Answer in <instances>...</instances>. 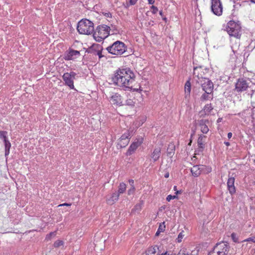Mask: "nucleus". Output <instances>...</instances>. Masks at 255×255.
<instances>
[{
	"label": "nucleus",
	"mask_w": 255,
	"mask_h": 255,
	"mask_svg": "<svg viewBox=\"0 0 255 255\" xmlns=\"http://www.w3.org/2000/svg\"><path fill=\"white\" fill-rule=\"evenodd\" d=\"M206 136L205 135L201 134L198 139V146L201 148H203L204 147V142L205 141V139L206 138Z\"/></svg>",
	"instance_id": "nucleus-23"
},
{
	"label": "nucleus",
	"mask_w": 255,
	"mask_h": 255,
	"mask_svg": "<svg viewBox=\"0 0 255 255\" xmlns=\"http://www.w3.org/2000/svg\"><path fill=\"white\" fill-rule=\"evenodd\" d=\"M175 198H177V196L176 195H169L167 196V197H166V200L168 202H169L170 201H171L172 199H175Z\"/></svg>",
	"instance_id": "nucleus-38"
},
{
	"label": "nucleus",
	"mask_w": 255,
	"mask_h": 255,
	"mask_svg": "<svg viewBox=\"0 0 255 255\" xmlns=\"http://www.w3.org/2000/svg\"><path fill=\"white\" fill-rule=\"evenodd\" d=\"M159 14H160V15H161V16H162V11H160L159 12Z\"/></svg>",
	"instance_id": "nucleus-55"
},
{
	"label": "nucleus",
	"mask_w": 255,
	"mask_h": 255,
	"mask_svg": "<svg viewBox=\"0 0 255 255\" xmlns=\"http://www.w3.org/2000/svg\"><path fill=\"white\" fill-rule=\"evenodd\" d=\"M134 190H135V188H134V185H131V187H130V188L128 190V194L129 195L132 194L134 193Z\"/></svg>",
	"instance_id": "nucleus-37"
},
{
	"label": "nucleus",
	"mask_w": 255,
	"mask_h": 255,
	"mask_svg": "<svg viewBox=\"0 0 255 255\" xmlns=\"http://www.w3.org/2000/svg\"><path fill=\"white\" fill-rule=\"evenodd\" d=\"M147 1H148V3L150 4H153L155 1L154 0H147Z\"/></svg>",
	"instance_id": "nucleus-43"
},
{
	"label": "nucleus",
	"mask_w": 255,
	"mask_h": 255,
	"mask_svg": "<svg viewBox=\"0 0 255 255\" xmlns=\"http://www.w3.org/2000/svg\"><path fill=\"white\" fill-rule=\"evenodd\" d=\"M7 132L5 131H0V137L3 139V141L7 139Z\"/></svg>",
	"instance_id": "nucleus-31"
},
{
	"label": "nucleus",
	"mask_w": 255,
	"mask_h": 255,
	"mask_svg": "<svg viewBox=\"0 0 255 255\" xmlns=\"http://www.w3.org/2000/svg\"><path fill=\"white\" fill-rule=\"evenodd\" d=\"M129 183L130 184V185L131 186V185H133V183H134V181L132 179H130L129 180Z\"/></svg>",
	"instance_id": "nucleus-47"
},
{
	"label": "nucleus",
	"mask_w": 255,
	"mask_h": 255,
	"mask_svg": "<svg viewBox=\"0 0 255 255\" xmlns=\"http://www.w3.org/2000/svg\"><path fill=\"white\" fill-rule=\"evenodd\" d=\"M161 149L160 147L155 148L151 153V157L154 161H157L160 157Z\"/></svg>",
	"instance_id": "nucleus-20"
},
{
	"label": "nucleus",
	"mask_w": 255,
	"mask_h": 255,
	"mask_svg": "<svg viewBox=\"0 0 255 255\" xmlns=\"http://www.w3.org/2000/svg\"><path fill=\"white\" fill-rule=\"evenodd\" d=\"M125 105L131 107H133L135 105V102L133 101V100L129 99L126 101Z\"/></svg>",
	"instance_id": "nucleus-29"
},
{
	"label": "nucleus",
	"mask_w": 255,
	"mask_h": 255,
	"mask_svg": "<svg viewBox=\"0 0 255 255\" xmlns=\"http://www.w3.org/2000/svg\"><path fill=\"white\" fill-rule=\"evenodd\" d=\"M4 145H5V149H10L11 147V144L10 142L7 140H4Z\"/></svg>",
	"instance_id": "nucleus-35"
},
{
	"label": "nucleus",
	"mask_w": 255,
	"mask_h": 255,
	"mask_svg": "<svg viewBox=\"0 0 255 255\" xmlns=\"http://www.w3.org/2000/svg\"><path fill=\"white\" fill-rule=\"evenodd\" d=\"M178 255H188V254H182V255H181V254L179 253Z\"/></svg>",
	"instance_id": "nucleus-54"
},
{
	"label": "nucleus",
	"mask_w": 255,
	"mask_h": 255,
	"mask_svg": "<svg viewBox=\"0 0 255 255\" xmlns=\"http://www.w3.org/2000/svg\"><path fill=\"white\" fill-rule=\"evenodd\" d=\"M244 242H252V243H255V236H252L250 238H248L243 241Z\"/></svg>",
	"instance_id": "nucleus-36"
},
{
	"label": "nucleus",
	"mask_w": 255,
	"mask_h": 255,
	"mask_svg": "<svg viewBox=\"0 0 255 255\" xmlns=\"http://www.w3.org/2000/svg\"><path fill=\"white\" fill-rule=\"evenodd\" d=\"M76 73L74 72L65 73L62 76V79L65 85L68 86L70 89H74V80Z\"/></svg>",
	"instance_id": "nucleus-7"
},
{
	"label": "nucleus",
	"mask_w": 255,
	"mask_h": 255,
	"mask_svg": "<svg viewBox=\"0 0 255 255\" xmlns=\"http://www.w3.org/2000/svg\"><path fill=\"white\" fill-rule=\"evenodd\" d=\"M77 30L80 34H91L94 30V23L87 19H82L78 23Z\"/></svg>",
	"instance_id": "nucleus-2"
},
{
	"label": "nucleus",
	"mask_w": 255,
	"mask_h": 255,
	"mask_svg": "<svg viewBox=\"0 0 255 255\" xmlns=\"http://www.w3.org/2000/svg\"><path fill=\"white\" fill-rule=\"evenodd\" d=\"M56 235V232H51L49 234L47 235L45 237V240L47 241L50 240L53 237H55Z\"/></svg>",
	"instance_id": "nucleus-30"
},
{
	"label": "nucleus",
	"mask_w": 255,
	"mask_h": 255,
	"mask_svg": "<svg viewBox=\"0 0 255 255\" xmlns=\"http://www.w3.org/2000/svg\"><path fill=\"white\" fill-rule=\"evenodd\" d=\"M254 163H255V159L254 160Z\"/></svg>",
	"instance_id": "nucleus-58"
},
{
	"label": "nucleus",
	"mask_w": 255,
	"mask_h": 255,
	"mask_svg": "<svg viewBox=\"0 0 255 255\" xmlns=\"http://www.w3.org/2000/svg\"><path fill=\"white\" fill-rule=\"evenodd\" d=\"M160 233H161V232H159V231L157 230L155 234V236H158Z\"/></svg>",
	"instance_id": "nucleus-48"
},
{
	"label": "nucleus",
	"mask_w": 255,
	"mask_h": 255,
	"mask_svg": "<svg viewBox=\"0 0 255 255\" xmlns=\"http://www.w3.org/2000/svg\"><path fill=\"white\" fill-rule=\"evenodd\" d=\"M143 138L142 137H138L136 138L135 141L131 144L130 146L129 147L127 154L128 155H130L132 154L134 151L137 149V148L139 146L141 143L143 142Z\"/></svg>",
	"instance_id": "nucleus-13"
},
{
	"label": "nucleus",
	"mask_w": 255,
	"mask_h": 255,
	"mask_svg": "<svg viewBox=\"0 0 255 255\" xmlns=\"http://www.w3.org/2000/svg\"><path fill=\"white\" fill-rule=\"evenodd\" d=\"M80 55V52L77 50H71L67 53L64 57L66 60H73Z\"/></svg>",
	"instance_id": "nucleus-16"
},
{
	"label": "nucleus",
	"mask_w": 255,
	"mask_h": 255,
	"mask_svg": "<svg viewBox=\"0 0 255 255\" xmlns=\"http://www.w3.org/2000/svg\"><path fill=\"white\" fill-rule=\"evenodd\" d=\"M173 188H174V190L176 191L177 189V187L176 186H174Z\"/></svg>",
	"instance_id": "nucleus-53"
},
{
	"label": "nucleus",
	"mask_w": 255,
	"mask_h": 255,
	"mask_svg": "<svg viewBox=\"0 0 255 255\" xmlns=\"http://www.w3.org/2000/svg\"><path fill=\"white\" fill-rule=\"evenodd\" d=\"M204 168H205L204 165H195L191 168V172L194 176L198 177L202 172Z\"/></svg>",
	"instance_id": "nucleus-15"
},
{
	"label": "nucleus",
	"mask_w": 255,
	"mask_h": 255,
	"mask_svg": "<svg viewBox=\"0 0 255 255\" xmlns=\"http://www.w3.org/2000/svg\"><path fill=\"white\" fill-rule=\"evenodd\" d=\"M111 79L115 85L129 89L135 81V75L129 68H119L115 72Z\"/></svg>",
	"instance_id": "nucleus-1"
},
{
	"label": "nucleus",
	"mask_w": 255,
	"mask_h": 255,
	"mask_svg": "<svg viewBox=\"0 0 255 255\" xmlns=\"http://www.w3.org/2000/svg\"><path fill=\"white\" fill-rule=\"evenodd\" d=\"M180 193V191H177L176 192V194H178V193Z\"/></svg>",
	"instance_id": "nucleus-56"
},
{
	"label": "nucleus",
	"mask_w": 255,
	"mask_h": 255,
	"mask_svg": "<svg viewBox=\"0 0 255 255\" xmlns=\"http://www.w3.org/2000/svg\"><path fill=\"white\" fill-rule=\"evenodd\" d=\"M235 234L234 233L232 234V235H231V237H232V238L233 239H234V238L235 237Z\"/></svg>",
	"instance_id": "nucleus-50"
},
{
	"label": "nucleus",
	"mask_w": 255,
	"mask_h": 255,
	"mask_svg": "<svg viewBox=\"0 0 255 255\" xmlns=\"http://www.w3.org/2000/svg\"><path fill=\"white\" fill-rule=\"evenodd\" d=\"M71 206V204L64 203V204L59 205L58 206Z\"/></svg>",
	"instance_id": "nucleus-42"
},
{
	"label": "nucleus",
	"mask_w": 255,
	"mask_h": 255,
	"mask_svg": "<svg viewBox=\"0 0 255 255\" xmlns=\"http://www.w3.org/2000/svg\"><path fill=\"white\" fill-rule=\"evenodd\" d=\"M5 156H7L9 154V150L10 149H5Z\"/></svg>",
	"instance_id": "nucleus-44"
},
{
	"label": "nucleus",
	"mask_w": 255,
	"mask_h": 255,
	"mask_svg": "<svg viewBox=\"0 0 255 255\" xmlns=\"http://www.w3.org/2000/svg\"><path fill=\"white\" fill-rule=\"evenodd\" d=\"M119 194L116 192L113 193L111 195L107 197V203L109 205L114 204L119 199Z\"/></svg>",
	"instance_id": "nucleus-19"
},
{
	"label": "nucleus",
	"mask_w": 255,
	"mask_h": 255,
	"mask_svg": "<svg viewBox=\"0 0 255 255\" xmlns=\"http://www.w3.org/2000/svg\"><path fill=\"white\" fill-rule=\"evenodd\" d=\"M109 100L114 105L118 106L124 105L122 96L117 93H113L109 98Z\"/></svg>",
	"instance_id": "nucleus-12"
},
{
	"label": "nucleus",
	"mask_w": 255,
	"mask_h": 255,
	"mask_svg": "<svg viewBox=\"0 0 255 255\" xmlns=\"http://www.w3.org/2000/svg\"><path fill=\"white\" fill-rule=\"evenodd\" d=\"M137 0H129V2L131 5L134 4Z\"/></svg>",
	"instance_id": "nucleus-41"
},
{
	"label": "nucleus",
	"mask_w": 255,
	"mask_h": 255,
	"mask_svg": "<svg viewBox=\"0 0 255 255\" xmlns=\"http://www.w3.org/2000/svg\"><path fill=\"white\" fill-rule=\"evenodd\" d=\"M110 30V27L107 25L98 26L93 34L94 39L99 42L102 41L109 36Z\"/></svg>",
	"instance_id": "nucleus-3"
},
{
	"label": "nucleus",
	"mask_w": 255,
	"mask_h": 255,
	"mask_svg": "<svg viewBox=\"0 0 255 255\" xmlns=\"http://www.w3.org/2000/svg\"><path fill=\"white\" fill-rule=\"evenodd\" d=\"M185 90V98L188 99L190 98V93L191 92V83L189 81H187L184 87Z\"/></svg>",
	"instance_id": "nucleus-22"
},
{
	"label": "nucleus",
	"mask_w": 255,
	"mask_h": 255,
	"mask_svg": "<svg viewBox=\"0 0 255 255\" xmlns=\"http://www.w3.org/2000/svg\"><path fill=\"white\" fill-rule=\"evenodd\" d=\"M211 94H207L206 92L205 93L203 94L201 97V100L202 101H206L210 99H212V98L211 96Z\"/></svg>",
	"instance_id": "nucleus-26"
},
{
	"label": "nucleus",
	"mask_w": 255,
	"mask_h": 255,
	"mask_svg": "<svg viewBox=\"0 0 255 255\" xmlns=\"http://www.w3.org/2000/svg\"><path fill=\"white\" fill-rule=\"evenodd\" d=\"M151 9H152V12L153 13V14H155L158 11V8L157 7L154 6V5H152L151 6Z\"/></svg>",
	"instance_id": "nucleus-39"
},
{
	"label": "nucleus",
	"mask_w": 255,
	"mask_h": 255,
	"mask_svg": "<svg viewBox=\"0 0 255 255\" xmlns=\"http://www.w3.org/2000/svg\"><path fill=\"white\" fill-rule=\"evenodd\" d=\"M164 176H165V178H167L169 176V174H166Z\"/></svg>",
	"instance_id": "nucleus-51"
},
{
	"label": "nucleus",
	"mask_w": 255,
	"mask_h": 255,
	"mask_svg": "<svg viewBox=\"0 0 255 255\" xmlns=\"http://www.w3.org/2000/svg\"><path fill=\"white\" fill-rule=\"evenodd\" d=\"M232 132H229V133H228V137L229 138H231L232 137Z\"/></svg>",
	"instance_id": "nucleus-45"
},
{
	"label": "nucleus",
	"mask_w": 255,
	"mask_h": 255,
	"mask_svg": "<svg viewBox=\"0 0 255 255\" xmlns=\"http://www.w3.org/2000/svg\"><path fill=\"white\" fill-rule=\"evenodd\" d=\"M107 50L109 53L113 55H119L126 52V46L123 42L117 41L112 45L108 46Z\"/></svg>",
	"instance_id": "nucleus-6"
},
{
	"label": "nucleus",
	"mask_w": 255,
	"mask_h": 255,
	"mask_svg": "<svg viewBox=\"0 0 255 255\" xmlns=\"http://www.w3.org/2000/svg\"><path fill=\"white\" fill-rule=\"evenodd\" d=\"M175 145L171 144L168 145L167 149V154L168 156H171L174 153L175 151Z\"/></svg>",
	"instance_id": "nucleus-24"
},
{
	"label": "nucleus",
	"mask_w": 255,
	"mask_h": 255,
	"mask_svg": "<svg viewBox=\"0 0 255 255\" xmlns=\"http://www.w3.org/2000/svg\"><path fill=\"white\" fill-rule=\"evenodd\" d=\"M212 109L213 108L211 104H207L204 108V111L206 114L209 113Z\"/></svg>",
	"instance_id": "nucleus-27"
},
{
	"label": "nucleus",
	"mask_w": 255,
	"mask_h": 255,
	"mask_svg": "<svg viewBox=\"0 0 255 255\" xmlns=\"http://www.w3.org/2000/svg\"><path fill=\"white\" fill-rule=\"evenodd\" d=\"M197 82L201 84L202 90L207 94H211L213 90V84L208 78H204L198 80Z\"/></svg>",
	"instance_id": "nucleus-8"
},
{
	"label": "nucleus",
	"mask_w": 255,
	"mask_h": 255,
	"mask_svg": "<svg viewBox=\"0 0 255 255\" xmlns=\"http://www.w3.org/2000/svg\"><path fill=\"white\" fill-rule=\"evenodd\" d=\"M205 167L203 169L202 172L207 174L211 172L212 169L210 167L206 166L205 165Z\"/></svg>",
	"instance_id": "nucleus-34"
},
{
	"label": "nucleus",
	"mask_w": 255,
	"mask_h": 255,
	"mask_svg": "<svg viewBox=\"0 0 255 255\" xmlns=\"http://www.w3.org/2000/svg\"><path fill=\"white\" fill-rule=\"evenodd\" d=\"M64 245L63 241L61 240H57L53 244V246L55 248H59L61 246H63Z\"/></svg>",
	"instance_id": "nucleus-28"
},
{
	"label": "nucleus",
	"mask_w": 255,
	"mask_h": 255,
	"mask_svg": "<svg viewBox=\"0 0 255 255\" xmlns=\"http://www.w3.org/2000/svg\"><path fill=\"white\" fill-rule=\"evenodd\" d=\"M208 121L201 120L200 121L199 126L200 127V130L203 133H207L209 131V128L207 126Z\"/></svg>",
	"instance_id": "nucleus-21"
},
{
	"label": "nucleus",
	"mask_w": 255,
	"mask_h": 255,
	"mask_svg": "<svg viewBox=\"0 0 255 255\" xmlns=\"http://www.w3.org/2000/svg\"><path fill=\"white\" fill-rule=\"evenodd\" d=\"M251 2H252V3H255V0H250Z\"/></svg>",
	"instance_id": "nucleus-52"
},
{
	"label": "nucleus",
	"mask_w": 255,
	"mask_h": 255,
	"mask_svg": "<svg viewBox=\"0 0 255 255\" xmlns=\"http://www.w3.org/2000/svg\"><path fill=\"white\" fill-rule=\"evenodd\" d=\"M159 253V248L157 245L152 246L147 248L146 251V255H157Z\"/></svg>",
	"instance_id": "nucleus-18"
},
{
	"label": "nucleus",
	"mask_w": 255,
	"mask_h": 255,
	"mask_svg": "<svg viewBox=\"0 0 255 255\" xmlns=\"http://www.w3.org/2000/svg\"><path fill=\"white\" fill-rule=\"evenodd\" d=\"M221 119H219L218 120V122H220V121H221Z\"/></svg>",
	"instance_id": "nucleus-57"
},
{
	"label": "nucleus",
	"mask_w": 255,
	"mask_h": 255,
	"mask_svg": "<svg viewBox=\"0 0 255 255\" xmlns=\"http://www.w3.org/2000/svg\"><path fill=\"white\" fill-rule=\"evenodd\" d=\"M209 69L204 66H200L194 67L193 74L197 77L198 80L206 78L204 76L208 72Z\"/></svg>",
	"instance_id": "nucleus-10"
},
{
	"label": "nucleus",
	"mask_w": 255,
	"mask_h": 255,
	"mask_svg": "<svg viewBox=\"0 0 255 255\" xmlns=\"http://www.w3.org/2000/svg\"><path fill=\"white\" fill-rule=\"evenodd\" d=\"M129 136L130 134L128 131L125 132L121 136L118 141V145L120 147H125L128 144Z\"/></svg>",
	"instance_id": "nucleus-14"
},
{
	"label": "nucleus",
	"mask_w": 255,
	"mask_h": 255,
	"mask_svg": "<svg viewBox=\"0 0 255 255\" xmlns=\"http://www.w3.org/2000/svg\"><path fill=\"white\" fill-rule=\"evenodd\" d=\"M126 185L124 183H121L118 187V192L119 195L121 194L124 193L126 190Z\"/></svg>",
	"instance_id": "nucleus-25"
},
{
	"label": "nucleus",
	"mask_w": 255,
	"mask_h": 255,
	"mask_svg": "<svg viewBox=\"0 0 255 255\" xmlns=\"http://www.w3.org/2000/svg\"><path fill=\"white\" fill-rule=\"evenodd\" d=\"M225 144L227 146L230 145V143L229 142H225Z\"/></svg>",
	"instance_id": "nucleus-49"
},
{
	"label": "nucleus",
	"mask_w": 255,
	"mask_h": 255,
	"mask_svg": "<svg viewBox=\"0 0 255 255\" xmlns=\"http://www.w3.org/2000/svg\"><path fill=\"white\" fill-rule=\"evenodd\" d=\"M228 33L231 36L240 38L241 35V26L238 22L231 20L227 23L226 27Z\"/></svg>",
	"instance_id": "nucleus-4"
},
{
	"label": "nucleus",
	"mask_w": 255,
	"mask_h": 255,
	"mask_svg": "<svg viewBox=\"0 0 255 255\" xmlns=\"http://www.w3.org/2000/svg\"><path fill=\"white\" fill-rule=\"evenodd\" d=\"M184 236V232L182 231L181 232H180L179 234V235L178 236V237L177 238V242L178 243L181 242L182 241V240Z\"/></svg>",
	"instance_id": "nucleus-33"
},
{
	"label": "nucleus",
	"mask_w": 255,
	"mask_h": 255,
	"mask_svg": "<svg viewBox=\"0 0 255 255\" xmlns=\"http://www.w3.org/2000/svg\"><path fill=\"white\" fill-rule=\"evenodd\" d=\"M229 246L226 242L216 244L208 255H227L229 251Z\"/></svg>",
	"instance_id": "nucleus-5"
},
{
	"label": "nucleus",
	"mask_w": 255,
	"mask_h": 255,
	"mask_svg": "<svg viewBox=\"0 0 255 255\" xmlns=\"http://www.w3.org/2000/svg\"><path fill=\"white\" fill-rule=\"evenodd\" d=\"M235 178L234 177H230L227 182L228 189L229 193L233 195L236 193V188L234 185Z\"/></svg>",
	"instance_id": "nucleus-17"
},
{
	"label": "nucleus",
	"mask_w": 255,
	"mask_h": 255,
	"mask_svg": "<svg viewBox=\"0 0 255 255\" xmlns=\"http://www.w3.org/2000/svg\"><path fill=\"white\" fill-rule=\"evenodd\" d=\"M255 91V88H253V87L252 88V93L251 94V97H252V96H253Z\"/></svg>",
	"instance_id": "nucleus-46"
},
{
	"label": "nucleus",
	"mask_w": 255,
	"mask_h": 255,
	"mask_svg": "<svg viewBox=\"0 0 255 255\" xmlns=\"http://www.w3.org/2000/svg\"><path fill=\"white\" fill-rule=\"evenodd\" d=\"M249 87L251 88V86H249L247 81L244 78H240L236 84L235 90L238 92H243L246 91Z\"/></svg>",
	"instance_id": "nucleus-11"
},
{
	"label": "nucleus",
	"mask_w": 255,
	"mask_h": 255,
	"mask_svg": "<svg viewBox=\"0 0 255 255\" xmlns=\"http://www.w3.org/2000/svg\"><path fill=\"white\" fill-rule=\"evenodd\" d=\"M211 10L217 15L221 16L223 13V5L221 0H211Z\"/></svg>",
	"instance_id": "nucleus-9"
},
{
	"label": "nucleus",
	"mask_w": 255,
	"mask_h": 255,
	"mask_svg": "<svg viewBox=\"0 0 255 255\" xmlns=\"http://www.w3.org/2000/svg\"><path fill=\"white\" fill-rule=\"evenodd\" d=\"M165 223L163 222L159 225L157 230L159 231V232H163L165 231Z\"/></svg>",
	"instance_id": "nucleus-32"
},
{
	"label": "nucleus",
	"mask_w": 255,
	"mask_h": 255,
	"mask_svg": "<svg viewBox=\"0 0 255 255\" xmlns=\"http://www.w3.org/2000/svg\"><path fill=\"white\" fill-rule=\"evenodd\" d=\"M97 55L99 56V57L100 58H102L103 57V55H102V52L101 50H99L97 52Z\"/></svg>",
	"instance_id": "nucleus-40"
}]
</instances>
